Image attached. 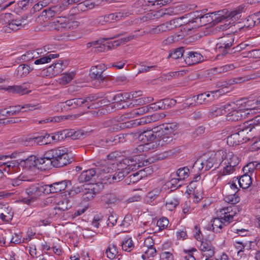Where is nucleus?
<instances>
[{
    "instance_id": "ddd939ff",
    "label": "nucleus",
    "mask_w": 260,
    "mask_h": 260,
    "mask_svg": "<svg viewBox=\"0 0 260 260\" xmlns=\"http://www.w3.org/2000/svg\"><path fill=\"white\" fill-rule=\"evenodd\" d=\"M138 156H135L131 158L123 159L117 164L118 170H125L127 173L131 171L136 170L141 166L140 163L138 162Z\"/></svg>"
},
{
    "instance_id": "864d4df0",
    "label": "nucleus",
    "mask_w": 260,
    "mask_h": 260,
    "mask_svg": "<svg viewBox=\"0 0 260 260\" xmlns=\"http://www.w3.org/2000/svg\"><path fill=\"white\" fill-rule=\"evenodd\" d=\"M117 172L111 175V183L112 182H118L120 180H122L125 174H127V173L125 170H118V167L116 166Z\"/></svg>"
},
{
    "instance_id": "4d7b16f0",
    "label": "nucleus",
    "mask_w": 260,
    "mask_h": 260,
    "mask_svg": "<svg viewBox=\"0 0 260 260\" xmlns=\"http://www.w3.org/2000/svg\"><path fill=\"white\" fill-rule=\"evenodd\" d=\"M226 104L217 107L215 109H213L211 112L212 116L216 117L226 114Z\"/></svg>"
},
{
    "instance_id": "9b49d317",
    "label": "nucleus",
    "mask_w": 260,
    "mask_h": 260,
    "mask_svg": "<svg viewBox=\"0 0 260 260\" xmlns=\"http://www.w3.org/2000/svg\"><path fill=\"white\" fill-rule=\"evenodd\" d=\"M189 15L191 16L192 19L188 22L187 25L188 26H191L192 28L205 25L211 21L209 14L202 15L200 12H196L190 14Z\"/></svg>"
},
{
    "instance_id": "09e8293b",
    "label": "nucleus",
    "mask_w": 260,
    "mask_h": 260,
    "mask_svg": "<svg viewBox=\"0 0 260 260\" xmlns=\"http://www.w3.org/2000/svg\"><path fill=\"white\" fill-rule=\"evenodd\" d=\"M141 251L142 252L144 253V254L142 255V258L144 260L149 259L150 257L154 256L156 252V250L154 247H150L149 248H146V247H142Z\"/></svg>"
},
{
    "instance_id": "7c9ffc66",
    "label": "nucleus",
    "mask_w": 260,
    "mask_h": 260,
    "mask_svg": "<svg viewBox=\"0 0 260 260\" xmlns=\"http://www.w3.org/2000/svg\"><path fill=\"white\" fill-rule=\"evenodd\" d=\"M105 69V66L103 64H100L92 67L90 71L89 75L91 78L103 81L104 77L102 75L103 71Z\"/></svg>"
},
{
    "instance_id": "5fc2aeb1",
    "label": "nucleus",
    "mask_w": 260,
    "mask_h": 260,
    "mask_svg": "<svg viewBox=\"0 0 260 260\" xmlns=\"http://www.w3.org/2000/svg\"><path fill=\"white\" fill-rule=\"evenodd\" d=\"M249 102L247 103V106H250L249 108H246V111H249L250 113L252 114L256 113L258 110H260V96L254 102L249 104Z\"/></svg>"
},
{
    "instance_id": "4468645a",
    "label": "nucleus",
    "mask_w": 260,
    "mask_h": 260,
    "mask_svg": "<svg viewBox=\"0 0 260 260\" xmlns=\"http://www.w3.org/2000/svg\"><path fill=\"white\" fill-rule=\"evenodd\" d=\"M116 164L114 163L107 162L106 165H102L95 169L96 175L98 177H100L103 181L107 180L111 183V175H105L107 173H111L113 171L116 169Z\"/></svg>"
},
{
    "instance_id": "c03bdc74",
    "label": "nucleus",
    "mask_w": 260,
    "mask_h": 260,
    "mask_svg": "<svg viewBox=\"0 0 260 260\" xmlns=\"http://www.w3.org/2000/svg\"><path fill=\"white\" fill-rule=\"evenodd\" d=\"M179 204V200L177 197H169L166 201V208L169 211H173Z\"/></svg>"
},
{
    "instance_id": "3c124183",
    "label": "nucleus",
    "mask_w": 260,
    "mask_h": 260,
    "mask_svg": "<svg viewBox=\"0 0 260 260\" xmlns=\"http://www.w3.org/2000/svg\"><path fill=\"white\" fill-rule=\"evenodd\" d=\"M156 139L160 147L166 144L171 143L173 140V136L167 134H164L161 137L157 138Z\"/></svg>"
},
{
    "instance_id": "a878e982",
    "label": "nucleus",
    "mask_w": 260,
    "mask_h": 260,
    "mask_svg": "<svg viewBox=\"0 0 260 260\" xmlns=\"http://www.w3.org/2000/svg\"><path fill=\"white\" fill-rule=\"evenodd\" d=\"M65 68L66 66L63 64V61L58 60L46 69V73L49 76H55L62 72Z\"/></svg>"
},
{
    "instance_id": "603ef678",
    "label": "nucleus",
    "mask_w": 260,
    "mask_h": 260,
    "mask_svg": "<svg viewBox=\"0 0 260 260\" xmlns=\"http://www.w3.org/2000/svg\"><path fill=\"white\" fill-rule=\"evenodd\" d=\"M149 111L148 106H144L133 110L129 113V117L134 118L138 115H142Z\"/></svg>"
},
{
    "instance_id": "f3484780",
    "label": "nucleus",
    "mask_w": 260,
    "mask_h": 260,
    "mask_svg": "<svg viewBox=\"0 0 260 260\" xmlns=\"http://www.w3.org/2000/svg\"><path fill=\"white\" fill-rule=\"evenodd\" d=\"M166 115L164 114L161 115L155 114L150 116L143 117L140 119H136L135 120L127 122L126 123L127 124L126 126H137L140 125H143L146 123H150L152 121H156L159 118H163Z\"/></svg>"
},
{
    "instance_id": "338daca9",
    "label": "nucleus",
    "mask_w": 260,
    "mask_h": 260,
    "mask_svg": "<svg viewBox=\"0 0 260 260\" xmlns=\"http://www.w3.org/2000/svg\"><path fill=\"white\" fill-rule=\"evenodd\" d=\"M12 19V14L10 13H4L0 14V24L4 26L8 25V23Z\"/></svg>"
},
{
    "instance_id": "5701e85b",
    "label": "nucleus",
    "mask_w": 260,
    "mask_h": 260,
    "mask_svg": "<svg viewBox=\"0 0 260 260\" xmlns=\"http://www.w3.org/2000/svg\"><path fill=\"white\" fill-rule=\"evenodd\" d=\"M185 63L188 66L195 64L203 60V56L197 52L188 51L184 55Z\"/></svg>"
},
{
    "instance_id": "9d476101",
    "label": "nucleus",
    "mask_w": 260,
    "mask_h": 260,
    "mask_svg": "<svg viewBox=\"0 0 260 260\" xmlns=\"http://www.w3.org/2000/svg\"><path fill=\"white\" fill-rule=\"evenodd\" d=\"M223 155L224 152L218 150L211 153L209 156H204L203 159L205 166V171L209 170L214 166L216 168L220 163Z\"/></svg>"
},
{
    "instance_id": "b1692460",
    "label": "nucleus",
    "mask_w": 260,
    "mask_h": 260,
    "mask_svg": "<svg viewBox=\"0 0 260 260\" xmlns=\"http://www.w3.org/2000/svg\"><path fill=\"white\" fill-rule=\"evenodd\" d=\"M222 167V169L220 171L219 174L214 176L213 178V181L217 182L218 180L220 179L221 176H225L230 175L233 173L236 170V167L231 165L229 162L221 161L219 164Z\"/></svg>"
},
{
    "instance_id": "6e6552de",
    "label": "nucleus",
    "mask_w": 260,
    "mask_h": 260,
    "mask_svg": "<svg viewBox=\"0 0 260 260\" xmlns=\"http://www.w3.org/2000/svg\"><path fill=\"white\" fill-rule=\"evenodd\" d=\"M237 208L235 206H229L219 209L217 211L218 216L223 221L224 224H229L234 220L237 214Z\"/></svg>"
},
{
    "instance_id": "1a4fd4ad",
    "label": "nucleus",
    "mask_w": 260,
    "mask_h": 260,
    "mask_svg": "<svg viewBox=\"0 0 260 260\" xmlns=\"http://www.w3.org/2000/svg\"><path fill=\"white\" fill-rule=\"evenodd\" d=\"M224 93V91L223 89L201 93L197 95L196 103L198 105L206 104L218 98Z\"/></svg>"
},
{
    "instance_id": "2f4dec72",
    "label": "nucleus",
    "mask_w": 260,
    "mask_h": 260,
    "mask_svg": "<svg viewBox=\"0 0 260 260\" xmlns=\"http://www.w3.org/2000/svg\"><path fill=\"white\" fill-rule=\"evenodd\" d=\"M224 152V155L222 156L221 161L229 162L231 165L237 167L239 162V158L233 153V152L227 151L226 150H220Z\"/></svg>"
},
{
    "instance_id": "dca6fc26",
    "label": "nucleus",
    "mask_w": 260,
    "mask_h": 260,
    "mask_svg": "<svg viewBox=\"0 0 260 260\" xmlns=\"http://www.w3.org/2000/svg\"><path fill=\"white\" fill-rule=\"evenodd\" d=\"M69 185H71V182L66 180L54 182L50 184H46L45 185L46 194L62 191L65 190Z\"/></svg>"
},
{
    "instance_id": "72a5a7b5",
    "label": "nucleus",
    "mask_w": 260,
    "mask_h": 260,
    "mask_svg": "<svg viewBox=\"0 0 260 260\" xmlns=\"http://www.w3.org/2000/svg\"><path fill=\"white\" fill-rule=\"evenodd\" d=\"M159 147L160 146L158 145L157 139H156L154 141L139 145L137 148V149L139 152L153 151L157 150Z\"/></svg>"
},
{
    "instance_id": "4be33fe9",
    "label": "nucleus",
    "mask_w": 260,
    "mask_h": 260,
    "mask_svg": "<svg viewBox=\"0 0 260 260\" xmlns=\"http://www.w3.org/2000/svg\"><path fill=\"white\" fill-rule=\"evenodd\" d=\"M80 132L75 131L74 129H64L62 131L58 132L51 136V138L53 140L60 141L66 137H71L73 139L78 138Z\"/></svg>"
},
{
    "instance_id": "393cba45",
    "label": "nucleus",
    "mask_w": 260,
    "mask_h": 260,
    "mask_svg": "<svg viewBox=\"0 0 260 260\" xmlns=\"http://www.w3.org/2000/svg\"><path fill=\"white\" fill-rule=\"evenodd\" d=\"M14 212L11 207L6 203L0 204V218L6 222L12 219Z\"/></svg>"
},
{
    "instance_id": "423d86ee",
    "label": "nucleus",
    "mask_w": 260,
    "mask_h": 260,
    "mask_svg": "<svg viewBox=\"0 0 260 260\" xmlns=\"http://www.w3.org/2000/svg\"><path fill=\"white\" fill-rule=\"evenodd\" d=\"M137 37V36L135 35H130L127 37H123L117 40L107 42L103 44H100L99 42V45L94 47V52H102L112 49L134 39Z\"/></svg>"
},
{
    "instance_id": "052dcab7",
    "label": "nucleus",
    "mask_w": 260,
    "mask_h": 260,
    "mask_svg": "<svg viewBox=\"0 0 260 260\" xmlns=\"http://www.w3.org/2000/svg\"><path fill=\"white\" fill-rule=\"evenodd\" d=\"M185 255L183 256V260H196L194 257V253L198 252V250L195 248H191L190 249H184Z\"/></svg>"
},
{
    "instance_id": "79ce46f5",
    "label": "nucleus",
    "mask_w": 260,
    "mask_h": 260,
    "mask_svg": "<svg viewBox=\"0 0 260 260\" xmlns=\"http://www.w3.org/2000/svg\"><path fill=\"white\" fill-rule=\"evenodd\" d=\"M6 89L10 93H17L21 95L28 94L30 92V90H27V88L23 86H10Z\"/></svg>"
},
{
    "instance_id": "0eeeda50",
    "label": "nucleus",
    "mask_w": 260,
    "mask_h": 260,
    "mask_svg": "<svg viewBox=\"0 0 260 260\" xmlns=\"http://www.w3.org/2000/svg\"><path fill=\"white\" fill-rule=\"evenodd\" d=\"M74 194V191L71 190L65 191L59 195L55 200V210L64 211L68 210L71 207L70 198Z\"/></svg>"
},
{
    "instance_id": "680f3d73",
    "label": "nucleus",
    "mask_w": 260,
    "mask_h": 260,
    "mask_svg": "<svg viewBox=\"0 0 260 260\" xmlns=\"http://www.w3.org/2000/svg\"><path fill=\"white\" fill-rule=\"evenodd\" d=\"M37 158L35 156H30L24 160H19L21 164L24 162L26 167H37L38 164L37 163Z\"/></svg>"
},
{
    "instance_id": "473e14b6",
    "label": "nucleus",
    "mask_w": 260,
    "mask_h": 260,
    "mask_svg": "<svg viewBox=\"0 0 260 260\" xmlns=\"http://www.w3.org/2000/svg\"><path fill=\"white\" fill-rule=\"evenodd\" d=\"M155 128L143 132L139 135V140L144 143L155 140L157 137L156 135H154V134H156L157 133V131H155Z\"/></svg>"
},
{
    "instance_id": "aec40b11",
    "label": "nucleus",
    "mask_w": 260,
    "mask_h": 260,
    "mask_svg": "<svg viewBox=\"0 0 260 260\" xmlns=\"http://www.w3.org/2000/svg\"><path fill=\"white\" fill-rule=\"evenodd\" d=\"M243 8L244 7L242 6H240L233 11L229 12V14L225 17V18L227 19L226 22L224 24V25H221L220 28L222 30H225L229 28L231 21L238 19L239 15L243 11Z\"/></svg>"
},
{
    "instance_id": "412c9836",
    "label": "nucleus",
    "mask_w": 260,
    "mask_h": 260,
    "mask_svg": "<svg viewBox=\"0 0 260 260\" xmlns=\"http://www.w3.org/2000/svg\"><path fill=\"white\" fill-rule=\"evenodd\" d=\"M198 247L206 257H211L214 254V247L211 241L207 239H203L199 241Z\"/></svg>"
},
{
    "instance_id": "e2e57ef3",
    "label": "nucleus",
    "mask_w": 260,
    "mask_h": 260,
    "mask_svg": "<svg viewBox=\"0 0 260 260\" xmlns=\"http://www.w3.org/2000/svg\"><path fill=\"white\" fill-rule=\"evenodd\" d=\"M133 223V220L132 215L126 214L121 223L120 226L123 228V230H126Z\"/></svg>"
},
{
    "instance_id": "f257e3e1",
    "label": "nucleus",
    "mask_w": 260,
    "mask_h": 260,
    "mask_svg": "<svg viewBox=\"0 0 260 260\" xmlns=\"http://www.w3.org/2000/svg\"><path fill=\"white\" fill-rule=\"evenodd\" d=\"M70 162L67 150L61 148L50 150L43 157L37 158L38 168L43 170H49L51 167H62Z\"/></svg>"
},
{
    "instance_id": "4c0bfd02",
    "label": "nucleus",
    "mask_w": 260,
    "mask_h": 260,
    "mask_svg": "<svg viewBox=\"0 0 260 260\" xmlns=\"http://www.w3.org/2000/svg\"><path fill=\"white\" fill-rule=\"evenodd\" d=\"M235 181L238 182L241 187L243 189H246L248 188L252 183V176H251L250 175L244 174L240 176L239 178H236Z\"/></svg>"
},
{
    "instance_id": "774afa93",
    "label": "nucleus",
    "mask_w": 260,
    "mask_h": 260,
    "mask_svg": "<svg viewBox=\"0 0 260 260\" xmlns=\"http://www.w3.org/2000/svg\"><path fill=\"white\" fill-rule=\"evenodd\" d=\"M27 177L24 175L21 174L18 177L11 180V184L13 186H17L21 184L23 181H28Z\"/></svg>"
},
{
    "instance_id": "bf43d9fd",
    "label": "nucleus",
    "mask_w": 260,
    "mask_h": 260,
    "mask_svg": "<svg viewBox=\"0 0 260 260\" xmlns=\"http://www.w3.org/2000/svg\"><path fill=\"white\" fill-rule=\"evenodd\" d=\"M239 67V64L237 62L227 64L218 68V72L219 73L226 72L229 71H231Z\"/></svg>"
},
{
    "instance_id": "49530a36",
    "label": "nucleus",
    "mask_w": 260,
    "mask_h": 260,
    "mask_svg": "<svg viewBox=\"0 0 260 260\" xmlns=\"http://www.w3.org/2000/svg\"><path fill=\"white\" fill-rule=\"evenodd\" d=\"M39 49H37V50H31L26 52L21 55V59L23 61H28L34 58H37L38 57L37 55L39 53Z\"/></svg>"
},
{
    "instance_id": "c85d7f7f",
    "label": "nucleus",
    "mask_w": 260,
    "mask_h": 260,
    "mask_svg": "<svg viewBox=\"0 0 260 260\" xmlns=\"http://www.w3.org/2000/svg\"><path fill=\"white\" fill-rule=\"evenodd\" d=\"M25 19L19 20V19H13L8 23V25H6L4 27V31L7 32H10L12 31L17 30L21 28L24 27L26 23H25Z\"/></svg>"
},
{
    "instance_id": "bb28decb",
    "label": "nucleus",
    "mask_w": 260,
    "mask_h": 260,
    "mask_svg": "<svg viewBox=\"0 0 260 260\" xmlns=\"http://www.w3.org/2000/svg\"><path fill=\"white\" fill-rule=\"evenodd\" d=\"M103 185L102 183L92 184L89 185L86 192L83 196V199L89 201L92 199L94 196L103 189Z\"/></svg>"
},
{
    "instance_id": "a19ab883",
    "label": "nucleus",
    "mask_w": 260,
    "mask_h": 260,
    "mask_svg": "<svg viewBox=\"0 0 260 260\" xmlns=\"http://www.w3.org/2000/svg\"><path fill=\"white\" fill-rule=\"evenodd\" d=\"M108 258L113 259L119 256L118 250L116 244L110 243L105 251Z\"/></svg>"
},
{
    "instance_id": "a18cd8bd",
    "label": "nucleus",
    "mask_w": 260,
    "mask_h": 260,
    "mask_svg": "<svg viewBox=\"0 0 260 260\" xmlns=\"http://www.w3.org/2000/svg\"><path fill=\"white\" fill-rule=\"evenodd\" d=\"M211 222L212 230L214 232L216 233L220 232L223 226L224 225H227L224 224V223H223V221L221 219H220V218L219 216L217 218H215L214 219H213V220Z\"/></svg>"
},
{
    "instance_id": "a211bd4d",
    "label": "nucleus",
    "mask_w": 260,
    "mask_h": 260,
    "mask_svg": "<svg viewBox=\"0 0 260 260\" xmlns=\"http://www.w3.org/2000/svg\"><path fill=\"white\" fill-rule=\"evenodd\" d=\"M26 192L30 198V199L28 200L27 203L29 204L30 201L36 198L38 196H40L42 193L46 194L45 185H41L39 184H32L26 188Z\"/></svg>"
},
{
    "instance_id": "f704fd0d",
    "label": "nucleus",
    "mask_w": 260,
    "mask_h": 260,
    "mask_svg": "<svg viewBox=\"0 0 260 260\" xmlns=\"http://www.w3.org/2000/svg\"><path fill=\"white\" fill-rule=\"evenodd\" d=\"M234 37L232 35H229L220 38L216 44V48L227 49L233 45Z\"/></svg>"
},
{
    "instance_id": "58836bf2",
    "label": "nucleus",
    "mask_w": 260,
    "mask_h": 260,
    "mask_svg": "<svg viewBox=\"0 0 260 260\" xmlns=\"http://www.w3.org/2000/svg\"><path fill=\"white\" fill-rule=\"evenodd\" d=\"M160 192V188L158 187L149 191L145 198V202L151 205L154 204V201L159 197Z\"/></svg>"
},
{
    "instance_id": "0e129e2a",
    "label": "nucleus",
    "mask_w": 260,
    "mask_h": 260,
    "mask_svg": "<svg viewBox=\"0 0 260 260\" xmlns=\"http://www.w3.org/2000/svg\"><path fill=\"white\" fill-rule=\"evenodd\" d=\"M254 161L249 162L243 169V172L245 174L250 175L252 176L254 171H255V166H254Z\"/></svg>"
},
{
    "instance_id": "13d9d810",
    "label": "nucleus",
    "mask_w": 260,
    "mask_h": 260,
    "mask_svg": "<svg viewBox=\"0 0 260 260\" xmlns=\"http://www.w3.org/2000/svg\"><path fill=\"white\" fill-rule=\"evenodd\" d=\"M165 18H168L169 17L177 15L180 13V7H176L175 8L170 7L168 8H163Z\"/></svg>"
},
{
    "instance_id": "cd10ccee",
    "label": "nucleus",
    "mask_w": 260,
    "mask_h": 260,
    "mask_svg": "<svg viewBox=\"0 0 260 260\" xmlns=\"http://www.w3.org/2000/svg\"><path fill=\"white\" fill-rule=\"evenodd\" d=\"M93 100V97H87L85 98V99L75 98L67 100L66 102V104L67 106L69 107H71L73 108H75L79 106H81L84 104H85V106L89 107V105L88 104V103L89 102L92 101Z\"/></svg>"
},
{
    "instance_id": "7ed1b4c3",
    "label": "nucleus",
    "mask_w": 260,
    "mask_h": 260,
    "mask_svg": "<svg viewBox=\"0 0 260 260\" xmlns=\"http://www.w3.org/2000/svg\"><path fill=\"white\" fill-rule=\"evenodd\" d=\"M19 154L20 153L14 152L9 155H3L0 156V169L2 175L4 173L13 174L20 171V168L19 165L21 164V161H19V159L5 161L8 157L11 158H16Z\"/></svg>"
},
{
    "instance_id": "ea45409f",
    "label": "nucleus",
    "mask_w": 260,
    "mask_h": 260,
    "mask_svg": "<svg viewBox=\"0 0 260 260\" xmlns=\"http://www.w3.org/2000/svg\"><path fill=\"white\" fill-rule=\"evenodd\" d=\"M123 14L121 12H116L112 13L104 16L100 17V21H103L106 22L112 23L115 21H117L123 17Z\"/></svg>"
},
{
    "instance_id": "de8ad7c7",
    "label": "nucleus",
    "mask_w": 260,
    "mask_h": 260,
    "mask_svg": "<svg viewBox=\"0 0 260 260\" xmlns=\"http://www.w3.org/2000/svg\"><path fill=\"white\" fill-rule=\"evenodd\" d=\"M122 249L125 251L129 252L134 248V244L131 238H124L121 243Z\"/></svg>"
},
{
    "instance_id": "c9c22d12",
    "label": "nucleus",
    "mask_w": 260,
    "mask_h": 260,
    "mask_svg": "<svg viewBox=\"0 0 260 260\" xmlns=\"http://www.w3.org/2000/svg\"><path fill=\"white\" fill-rule=\"evenodd\" d=\"M177 178H172L171 180V183L172 184H174L176 183L177 180H183L188 177L189 175V170L187 167L180 168L176 171Z\"/></svg>"
},
{
    "instance_id": "e433bc0d",
    "label": "nucleus",
    "mask_w": 260,
    "mask_h": 260,
    "mask_svg": "<svg viewBox=\"0 0 260 260\" xmlns=\"http://www.w3.org/2000/svg\"><path fill=\"white\" fill-rule=\"evenodd\" d=\"M97 176L95 169H89L82 172L79 177L80 182H87Z\"/></svg>"
},
{
    "instance_id": "2eb2a0df",
    "label": "nucleus",
    "mask_w": 260,
    "mask_h": 260,
    "mask_svg": "<svg viewBox=\"0 0 260 260\" xmlns=\"http://www.w3.org/2000/svg\"><path fill=\"white\" fill-rule=\"evenodd\" d=\"M178 20V19H174L167 21L151 28L150 32L151 34H158L174 29L179 26Z\"/></svg>"
},
{
    "instance_id": "f03ea898",
    "label": "nucleus",
    "mask_w": 260,
    "mask_h": 260,
    "mask_svg": "<svg viewBox=\"0 0 260 260\" xmlns=\"http://www.w3.org/2000/svg\"><path fill=\"white\" fill-rule=\"evenodd\" d=\"M254 128V126L249 122H244L235 131V132L227 138V144L230 146L239 145L247 142L250 138L246 137L249 132Z\"/></svg>"
},
{
    "instance_id": "c756f323",
    "label": "nucleus",
    "mask_w": 260,
    "mask_h": 260,
    "mask_svg": "<svg viewBox=\"0 0 260 260\" xmlns=\"http://www.w3.org/2000/svg\"><path fill=\"white\" fill-rule=\"evenodd\" d=\"M50 137L49 135L46 134L45 136L42 135L36 137L29 138L26 139L24 144L25 145L46 144L48 143Z\"/></svg>"
},
{
    "instance_id": "37998d69",
    "label": "nucleus",
    "mask_w": 260,
    "mask_h": 260,
    "mask_svg": "<svg viewBox=\"0 0 260 260\" xmlns=\"http://www.w3.org/2000/svg\"><path fill=\"white\" fill-rule=\"evenodd\" d=\"M32 70V69L27 64L19 65L16 70L14 74L17 77L26 76Z\"/></svg>"
},
{
    "instance_id": "6ab92c4d",
    "label": "nucleus",
    "mask_w": 260,
    "mask_h": 260,
    "mask_svg": "<svg viewBox=\"0 0 260 260\" xmlns=\"http://www.w3.org/2000/svg\"><path fill=\"white\" fill-rule=\"evenodd\" d=\"M65 10L62 3L56 6H54L47 9L44 10L40 15V17L43 18L44 21H47L49 18L54 16L55 15L59 14L62 11Z\"/></svg>"
},
{
    "instance_id": "6e6d98bb",
    "label": "nucleus",
    "mask_w": 260,
    "mask_h": 260,
    "mask_svg": "<svg viewBox=\"0 0 260 260\" xmlns=\"http://www.w3.org/2000/svg\"><path fill=\"white\" fill-rule=\"evenodd\" d=\"M126 93L122 94V93H118L115 95L113 98V100L114 101V106L116 107L117 109H121L124 108V106H121L120 104L118 103L120 102L124 101L125 98H128V97H126Z\"/></svg>"
},
{
    "instance_id": "8fccbe9b",
    "label": "nucleus",
    "mask_w": 260,
    "mask_h": 260,
    "mask_svg": "<svg viewBox=\"0 0 260 260\" xmlns=\"http://www.w3.org/2000/svg\"><path fill=\"white\" fill-rule=\"evenodd\" d=\"M74 76L75 74L73 72L63 74L58 79V82L60 85H65L73 80Z\"/></svg>"
},
{
    "instance_id": "39448f33",
    "label": "nucleus",
    "mask_w": 260,
    "mask_h": 260,
    "mask_svg": "<svg viewBox=\"0 0 260 260\" xmlns=\"http://www.w3.org/2000/svg\"><path fill=\"white\" fill-rule=\"evenodd\" d=\"M226 118L228 121H236L241 120L246 114H250L249 111L239 109L238 105L235 103L226 104Z\"/></svg>"
},
{
    "instance_id": "69168bd1",
    "label": "nucleus",
    "mask_w": 260,
    "mask_h": 260,
    "mask_svg": "<svg viewBox=\"0 0 260 260\" xmlns=\"http://www.w3.org/2000/svg\"><path fill=\"white\" fill-rule=\"evenodd\" d=\"M226 202L231 204H236L240 201V197L235 193L229 194L224 197Z\"/></svg>"
},
{
    "instance_id": "20e7f679",
    "label": "nucleus",
    "mask_w": 260,
    "mask_h": 260,
    "mask_svg": "<svg viewBox=\"0 0 260 260\" xmlns=\"http://www.w3.org/2000/svg\"><path fill=\"white\" fill-rule=\"evenodd\" d=\"M79 25L77 21H70L67 18L59 17L50 23V27L57 31H62L76 28Z\"/></svg>"
},
{
    "instance_id": "f8f14e48",
    "label": "nucleus",
    "mask_w": 260,
    "mask_h": 260,
    "mask_svg": "<svg viewBox=\"0 0 260 260\" xmlns=\"http://www.w3.org/2000/svg\"><path fill=\"white\" fill-rule=\"evenodd\" d=\"M40 107L36 105L27 104L23 106L17 105L10 106L8 108L2 110V115L4 116H10L16 114L20 111L25 112L39 109Z\"/></svg>"
}]
</instances>
